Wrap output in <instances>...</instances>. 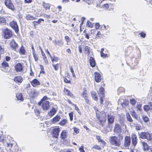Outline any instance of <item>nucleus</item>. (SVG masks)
<instances>
[{"instance_id":"obj_15","label":"nucleus","mask_w":152,"mask_h":152,"mask_svg":"<svg viewBox=\"0 0 152 152\" xmlns=\"http://www.w3.org/2000/svg\"><path fill=\"white\" fill-rule=\"evenodd\" d=\"M94 77L95 81L97 83L101 81L102 80V77L100 74L97 72L94 73Z\"/></svg>"},{"instance_id":"obj_27","label":"nucleus","mask_w":152,"mask_h":152,"mask_svg":"<svg viewBox=\"0 0 152 152\" xmlns=\"http://www.w3.org/2000/svg\"><path fill=\"white\" fill-rule=\"evenodd\" d=\"M38 95V92L35 90H33L31 93V96L33 98L37 97Z\"/></svg>"},{"instance_id":"obj_8","label":"nucleus","mask_w":152,"mask_h":152,"mask_svg":"<svg viewBox=\"0 0 152 152\" xmlns=\"http://www.w3.org/2000/svg\"><path fill=\"white\" fill-rule=\"evenodd\" d=\"M114 132L116 133L120 134L122 132V129L120 125L116 124L113 130Z\"/></svg>"},{"instance_id":"obj_54","label":"nucleus","mask_w":152,"mask_h":152,"mask_svg":"<svg viewBox=\"0 0 152 152\" xmlns=\"http://www.w3.org/2000/svg\"><path fill=\"white\" fill-rule=\"evenodd\" d=\"M128 104V102H123V103H122L121 104V105L123 107H125Z\"/></svg>"},{"instance_id":"obj_19","label":"nucleus","mask_w":152,"mask_h":152,"mask_svg":"<svg viewBox=\"0 0 152 152\" xmlns=\"http://www.w3.org/2000/svg\"><path fill=\"white\" fill-rule=\"evenodd\" d=\"M141 143L142 147V149L144 151H147L148 148V145L147 143L144 141H141Z\"/></svg>"},{"instance_id":"obj_21","label":"nucleus","mask_w":152,"mask_h":152,"mask_svg":"<svg viewBox=\"0 0 152 152\" xmlns=\"http://www.w3.org/2000/svg\"><path fill=\"white\" fill-rule=\"evenodd\" d=\"M57 111V110L53 107L48 112V115L50 117L52 116L55 114Z\"/></svg>"},{"instance_id":"obj_52","label":"nucleus","mask_w":152,"mask_h":152,"mask_svg":"<svg viewBox=\"0 0 152 152\" xmlns=\"http://www.w3.org/2000/svg\"><path fill=\"white\" fill-rule=\"evenodd\" d=\"M132 116L135 119L137 120L138 119V115H137V114L136 113H134V114H132Z\"/></svg>"},{"instance_id":"obj_22","label":"nucleus","mask_w":152,"mask_h":152,"mask_svg":"<svg viewBox=\"0 0 152 152\" xmlns=\"http://www.w3.org/2000/svg\"><path fill=\"white\" fill-rule=\"evenodd\" d=\"M104 92L105 90L104 88L102 87H101L99 88V91H98V93L99 96H102L103 97H104Z\"/></svg>"},{"instance_id":"obj_2","label":"nucleus","mask_w":152,"mask_h":152,"mask_svg":"<svg viewBox=\"0 0 152 152\" xmlns=\"http://www.w3.org/2000/svg\"><path fill=\"white\" fill-rule=\"evenodd\" d=\"M48 98L46 96H44L38 103V105H41L42 108L44 110H47L50 108L49 102L48 101L46 100Z\"/></svg>"},{"instance_id":"obj_30","label":"nucleus","mask_w":152,"mask_h":152,"mask_svg":"<svg viewBox=\"0 0 152 152\" xmlns=\"http://www.w3.org/2000/svg\"><path fill=\"white\" fill-rule=\"evenodd\" d=\"M126 117L127 119V120L130 122H133V121L129 113H126Z\"/></svg>"},{"instance_id":"obj_28","label":"nucleus","mask_w":152,"mask_h":152,"mask_svg":"<svg viewBox=\"0 0 152 152\" xmlns=\"http://www.w3.org/2000/svg\"><path fill=\"white\" fill-rule=\"evenodd\" d=\"M26 18L27 20H35L36 18L34 17L32 15H27L26 16Z\"/></svg>"},{"instance_id":"obj_56","label":"nucleus","mask_w":152,"mask_h":152,"mask_svg":"<svg viewBox=\"0 0 152 152\" xmlns=\"http://www.w3.org/2000/svg\"><path fill=\"white\" fill-rule=\"evenodd\" d=\"M139 34L140 36L141 37L143 38H144L145 37V34L143 32H141L140 33H139Z\"/></svg>"},{"instance_id":"obj_5","label":"nucleus","mask_w":152,"mask_h":152,"mask_svg":"<svg viewBox=\"0 0 152 152\" xmlns=\"http://www.w3.org/2000/svg\"><path fill=\"white\" fill-rule=\"evenodd\" d=\"M4 37L6 39L10 38L12 35L11 31L8 28H6L4 31Z\"/></svg>"},{"instance_id":"obj_61","label":"nucleus","mask_w":152,"mask_h":152,"mask_svg":"<svg viewBox=\"0 0 152 152\" xmlns=\"http://www.w3.org/2000/svg\"><path fill=\"white\" fill-rule=\"evenodd\" d=\"M99 27H100V24H99V23H96L95 25V28L96 29H99Z\"/></svg>"},{"instance_id":"obj_14","label":"nucleus","mask_w":152,"mask_h":152,"mask_svg":"<svg viewBox=\"0 0 152 152\" xmlns=\"http://www.w3.org/2000/svg\"><path fill=\"white\" fill-rule=\"evenodd\" d=\"M115 118L114 116L111 115H108L107 116L108 124V126L110 124H113L114 120Z\"/></svg>"},{"instance_id":"obj_33","label":"nucleus","mask_w":152,"mask_h":152,"mask_svg":"<svg viewBox=\"0 0 152 152\" xmlns=\"http://www.w3.org/2000/svg\"><path fill=\"white\" fill-rule=\"evenodd\" d=\"M16 97L18 100L23 101V99L22 96V95L21 93L17 94L16 95Z\"/></svg>"},{"instance_id":"obj_25","label":"nucleus","mask_w":152,"mask_h":152,"mask_svg":"<svg viewBox=\"0 0 152 152\" xmlns=\"http://www.w3.org/2000/svg\"><path fill=\"white\" fill-rule=\"evenodd\" d=\"M41 53L42 54V55L43 57V58L44 61H45V64H49V62L48 61V60L47 58L46 57L44 53L43 52L41 48Z\"/></svg>"},{"instance_id":"obj_4","label":"nucleus","mask_w":152,"mask_h":152,"mask_svg":"<svg viewBox=\"0 0 152 152\" xmlns=\"http://www.w3.org/2000/svg\"><path fill=\"white\" fill-rule=\"evenodd\" d=\"M148 132H142L139 134L140 137L142 139H146L147 140H151V137Z\"/></svg>"},{"instance_id":"obj_3","label":"nucleus","mask_w":152,"mask_h":152,"mask_svg":"<svg viewBox=\"0 0 152 152\" xmlns=\"http://www.w3.org/2000/svg\"><path fill=\"white\" fill-rule=\"evenodd\" d=\"M4 3L8 8L12 11H15V7L12 3L11 0H5Z\"/></svg>"},{"instance_id":"obj_55","label":"nucleus","mask_w":152,"mask_h":152,"mask_svg":"<svg viewBox=\"0 0 152 152\" xmlns=\"http://www.w3.org/2000/svg\"><path fill=\"white\" fill-rule=\"evenodd\" d=\"M58 60V58L57 57H54L53 58L51 59V61L53 62V61H57Z\"/></svg>"},{"instance_id":"obj_40","label":"nucleus","mask_w":152,"mask_h":152,"mask_svg":"<svg viewBox=\"0 0 152 152\" xmlns=\"http://www.w3.org/2000/svg\"><path fill=\"white\" fill-rule=\"evenodd\" d=\"M130 103L132 105H135L136 103V101L134 99H130Z\"/></svg>"},{"instance_id":"obj_47","label":"nucleus","mask_w":152,"mask_h":152,"mask_svg":"<svg viewBox=\"0 0 152 152\" xmlns=\"http://www.w3.org/2000/svg\"><path fill=\"white\" fill-rule=\"evenodd\" d=\"M69 116L71 121L73 120V113L72 112L70 113L69 114Z\"/></svg>"},{"instance_id":"obj_39","label":"nucleus","mask_w":152,"mask_h":152,"mask_svg":"<svg viewBox=\"0 0 152 152\" xmlns=\"http://www.w3.org/2000/svg\"><path fill=\"white\" fill-rule=\"evenodd\" d=\"M43 7L46 10L49 9H50V4L45 3H44Z\"/></svg>"},{"instance_id":"obj_42","label":"nucleus","mask_w":152,"mask_h":152,"mask_svg":"<svg viewBox=\"0 0 152 152\" xmlns=\"http://www.w3.org/2000/svg\"><path fill=\"white\" fill-rule=\"evenodd\" d=\"M67 121L66 120L63 119L60 122L59 124L62 126H64L66 124Z\"/></svg>"},{"instance_id":"obj_51","label":"nucleus","mask_w":152,"mask_h":152,"mask_svg":"<svg viewBox=\"0 0 152 152\" xmlns=\"http://www.w3.org/2000/svg\"><path fill=\"white\" fill-rule=\"evenodd\" d=\"M59 65L58 64H57L56 65H54L53 64V66L54 67V69L56 70H57L58 69Z\"/></svg>"},{"instance_id":"obj_13","label":"nucleus","mask_w":152,"mask_h":152,"mask_svg":"<svg viewBox=\"0 0 152 152\" xmlns=\"http://www.w3.org/2000/svg\"><path fill=\"white\" fill-rule=\"evenodd\" d=\"M84 49L86 51H87V54L88 58L91 56H93V53L91 51V49L90 47H89L87 46H85Z\"/></svg>"},{"instance_id":"obj_10","label":"nucleus","mask_w":152,"mask_h":152,"mask_svg":"<svg viewBox=\"0 0 152 152\" xmlns=\"http://www.w3.org/2000/svg\"><path fill=\"white\" fill-rule=\"evenodd\" d=\"M10 47L12 49L16 50V49L18 47V44L15 42L14 39H12L10 42Z\"/></svg>"},{"instance_id":"obj_49","label":"nucleus","mask_w":152,"mask_h":152,"mask_svg":"<svg viewBox=\"0 0 152 152\" xmlns=\"http://www.w3.org/2000/svg\"><path fill=\"white\" fill-rule=\"evenodd\" d=\"M34 111L35 113L37 115H39L40 113V111L37 109H35L34 110Z\"/></svg>"},{"instance_id":"obj_17","label":"nucleus","mask_w":152,"mask_h":152,"mask_svg":"<svg viewBox=\"0 0 152 152\" xmlns=\"http://www.w3.org/2000/svg\"><path fill=\"white\" fill-rule=\"evenodd\" d=\"M60 132V129L59 128H56L53 129V136L55 137H57L59 134V133Z\"/></svg>"},{"instance_id":"obj_34","label":"nucleus","mask_w":152,"mask_h":152,"mask_svg":"<svg viewBox=\"0 0 152 152\" xmlns=\"http://www.w3.org/2000/svg\"><path fill=\"white\" fill-rule=\"evenodd\" d=\"M1 65L2 67L5 69H6L7 67L8 68L9 66L8 63L4 61L2 63Z\"/></svg>"},{"instance_id":"obj_44","label":"nucleus","mask_w":152,"mask_h":152,"mask_svg":"<svg viewBox=\"0 0 152 152\" xmlns=\"http://www.w3.org/2000/svg\"><path fill=\"white\" fill-rule=\"evenodd\" d=\"M69 68L70 69V71L72 74L73 76L74 77H75V74L74 73V70L72 68V66H70L69 67Z\"/></svg>"},{"instance_id":"obj_26","label":"nucleus","mask_w":152,"mask_h":152,"mask_svg":"<svg viewBox=\"0 0 152 152\" xmlns=\"http://www.w3.org/2000/svg\"><path fill=\"white\" fill-rule=\"evenodd\" d=\"M61 119L60 116L57 115L52 119V122L53 123H55L58 122Z\"/></svg>"},{"instance_id":"obj_64","label":"nucleus","mask_w":152,"mask_h":152,"mask_svg":"<svg viewBox=\"0 0 152 152\" xmlns=\"http://www.w3.org/2000/svg\"><path fill=\"white\" fill-rule=\"evenodd\" d=\"M147 150L148 152H152V146H150L149 148H148Z\"/></svg>"},{"instance_id":"obj_57","label":"nucleus","mask_w":152,"mask_h":152,"mask_svg":"<svg viewBox=\"0 0 152 152\" xmlns=\"http://www.w3.org/2000/svg\"><path fill=\"white\" fill-rule=\"evenodd\" d=\"M40 69H41V71H40V73H42V72L43 73H44L45 72L44 71V67L42 65H40Z\"/></svg>"},{"instance_id":"obj_38","label":"nucleus","mask_w":152,"mask_h":152,"mask_svg":"<svg viewBox=\"0 0 152 152\" xmlns=\"http://www.w3.org/2000/svg\"><path fill=\"white\" fill-rule=\"evenodd\" d=\"M82 96H83L85 99L88 98L86 90H84V91L82 92Z\"/></svg>"},{"instance_id":"obj_9","label":"nucleus","mask_w":152,"mask_h":152,"mask_svg":"<svg viewBox=\"0 0 152 152\" xmlns=\"http://www.w3.org/2000/svg\"><path fill=\"white\" fill-rule=\"evenodd\" d=\"M131 143V138L130 137L126 136L125 137L124 145L125 147L129 146Z\"/></svg>"},{"instance_id":"obj_6","label":"nucleus","mask_w":152,"mask_h":152,"mask_svg":"<svg viewBox=\"0 0 152 152\" xmlns=\"http://www.w3.org/2000/svg\"><path fill=\"white\" fill-rule=\"evenodd\" d=\"M128 62L130 65L134 66L137 64L138 62V61L137 59L136 58L133 57L130 58L128 60Z\"/></svg>"},{"instance_id":"obj_32","label":"nucleus","mask_w":152,"mask_h":152,"mask_svg":"<svg viewBox=\"0 0 152 152\" xmlns=\"http://www.w3.org/2000/svg\"><path fill=\"white\" fill-rule=\"evenodd\" d=\"M142 116L143 120L145 122H147L149 121V118L146 116L142 115Z\"/></svg>"},{"instance_id":"obj_1","label":"nucleus","mask_w":152,"mask_h":152,"mask_svg":"<svg viewBox=\"0 0 152 152\" xmlns=\"http://www.w3.org/2000/svg\"><path fill=\"white\" fill-rule=\"evenodd\" d=\"M123 139V136L121 134L111 137L110 142L111 145L115 146H119L121 144V141Z\"/></svg>"},{"instance_id":"obj_45","label":"nucleus","mask_w":152,"mask_h":152,"mask_svg":"<svg viewBox=\"0 0 152 152\" xmlns=\"http://www.w3.org/2000/svg\"><path fill=\"white\" fill-rule=\"evenodd\" d=\"M33 55L35 61H37L38 60V58L37 55L35 53H33Z\"/></svg>"},{"instance_id":"obj_43","label":"nucleus","mask_w":152,"mask_h":152,"mask_svg":"<svg viewBox=\"0 0 152 152\" xmlns=\"http://www.w3.org/2000/svg\"><path fill=\"white\" fill-rule=\"evenodd\" d=\"M92 148L98 150H100L101 149V147L99 145H94L92 147Z\"/></svg>"},{"instance_id":"obj_53","label":"nucleus","mask_w":152,"mask_h":152,"mask_svg":"<svg viewBox=\"0 0 152 152\" xmlns=\"http://www.w3.org/2000/svg\"><path fill=\"white\" fill-rule=\"evenodd\" d=\"M101 56V57H107V54H104L103 52H100Z\"/></svg>"},{"instance_id":"obj_31","label":"nucleus","mask_w":152,"mask_h":152,"mask_svg":"<svg viewBox=\"0 0 152 152\" xmlns=\"http://www.w3.org/2000/svg\"><path fill=\"white\" fill-rule=\"evenodd\" d=\"M91 95L93 98L96 101L98 100V97L96 96V93L94 91H92L91 93Z\"/></svg>"},{"instance_id":"obj_50","label":"nucleus","mask_w":152,"mask_h":152,"mask_svg":"<svg viewBox=\"0 0 152 152\" xmlns=\"http://www.w3.org/2000/svg\"><path fill=\"white\" fill-rule=\"evenodd\" d=\"M74 130L75 132L74 133L76 135L79 133V129H78L74 128Z\"/></svg>"},{"instance_id":"obj_48","label":"nucleus","mask_w":152,"mask_h":152,"mask_svg":"<svg viewBox=\"0 0 152 152\" xmlns=\"http://www.w3.org/2000/svg\"><path fill=\"white\" fill-rule=\"evenodd\" d=\"M86 25L87 26L89 27H93L91 23L89 20L87 21Z\"/></svg>"},{"instance_id":"obj_36","label":"nucleus","mask_w":152,"mask_h":152,"mask_svg":"<svg viewBox=\"0 0 152 152\" xmlns=\"http://www.w3.org/2000/svg\"><path fill=\"white\" fill-rule=\"evenodd\" d=\"M66 132L64 131H63L61 134V138L62 139H64L66 138Z\"/></svg>"},{"instance_id":"obj_7","label":"nucleus","mask_w":152,"mask_h":152,"mask_svg":"<svg viewBox=\"0 0 152 152\" xmlns=\"http://www.w3.org/2000/svg\"><path fill=\"white\" fill-rule=\"evenodd\" d=\"M10 25L16 32L18 31V26L16 21L14 20L11 22L10 23Z\"/></svg>"},{"instance_id":"obj_58","label":"nucleus","mask_w":152,"mask_h":152,"mask_svg":"<svg viewBox=\"0 0 152 152\" xmlns=\"http://www.w3.org/2000/svg\"><path fill=\"white\" fill-rule=\"evenodd\" d=\"M83 146H82L79 148V150L80 152H85L83 149Z\"/></svg>"},{"instance_id":"obj_11","label":"nucleus","mask_w":152,"mask_h":152,"mask_svg":"<svg viewBox=\"0 0 152 152\" xmlns=\"http://www.w3.org/2000/svg\"><path fill=\"white\" fill-rule=\"evenodd\" d=\"M132 140V144L134 146H135L137 143V136L135 133H132L131 135Z\"/></svg>"},{"instance_id":"obj_41","label":"nucleus","mask_w":152,"mask_h":152,"mask_svg":"<svg viewBox=\"0 0 152 152\" xmlns=\"http://www.w3.org/2000/svg\"><path fill=\"white\" fill-rule=\"evenodd\" d=\"M125 89L122 87H120L118 88V93L122 92H124L125 91Z\"/></svg>"},{"instance_id":"obj_16","label":"nucleus","mask_w":152,"mask_h":152,"mask_svg":"<svg viewBox=\"0 0 152 152\" xmlns=\"http://www.w3.org/2000/svg\"><path fill=\"white\" fill-rule=\"evenodd\" d=\"M94 108L96 111L97 110V111H96V116L97 118H98V119L99 120V121L100 122L101 124V125L102 126H103V125L102 123V122H105L106 121V119L105 118H104L102 120L100 119L99 118V115H98L97 114V113H98L97 112H99V111H98V110H97V107H94Z\"/></svg>"},{"instance_id":"obj_46","label":"nucleus","mask_w":152,"mask_h":152,"mask_svg":"<svg viewBox=\"0 0 152 152\" xmlns=\"http://www.w3.org/2000/svg\"><path fill=\"white\" fill-rule=\"evenodd\" d=\"M64 44V43L62 42L61 40H58L57 41V45L60 47L62 46Z\"/></svg>"},{"instance_id":"obj_60","label":"nucleus","mask_w":152,"mask_h":152,"mask_svg":"<svg viewBox=\"0 0 152 152\" xmlns=\"http://www.w3.org/2000/svg\"><path fill=\"white\" fill-rule=\"evenodd\" d=\"M43 16L44 17L48 19L50 18V15H48L46 14H44L43 15Z\"/></svg>"},{"instance_id":"obj_62","label":"nucleus","mask_w":152,"mask_h":152,"mask_svg":"<svg viewBox=\"0 0 152 152\" xmlns=\"http://www.w3.org/2000/svg\"><path fill=\"white\" fill-rule=\"evenodd\" d=\"M4 48L3 47H2L1 45H0V51L1 53H3L4 51Z\"/></svg>"},{"instance_id":"obj_23","label":"nucleus","mask_w":152,"mask_h":152,"mask_svg":"<svg viewBox=\"0 0 152 152\" xmlns=\"http://www.w3.org/2000/svg\"><path fill=\"white\" fill-rule=\"evenodd\" d=\"M64 92L65 94L67 95L70 96L73 98H75V96L68 89L65 88Z\"/></svg>"},{"instance_id":"obj_20","label":"nucleus","mask_w":152,"mask_h":152,"mask_svg":"<svg viewBox=\"0 0 152 152\" xmlns=\"http://www.w3.org/2000/svg\"><path fill=\"white\" fill-rule=\"evenodd\" d=\"M14 80L16 83H21L23 81V79L21 76H17L15 77Z\"/></svg>"},{"instance_id":"obj_63","label":"nucleus","mask_w":152,"mask_h":152,"mask_svg":"<svg viewBox=\"0 0 152 152\" xmlns=\"http://www.w3.org/2000/svg\"><path fill=\"white\" fill-rule=\"evenodd\" d=\"M42 21L44 22V20L42 19H39L37 21V22L39 24Z\"/></svg>"},{"instance_id":"obj_35","label":"nucleus","mask_w":152,"mask_h":152,"mask_svg":"<svg viewBox=\"0 0 152 152\" xmlns=\"http://www.w3.org/2000/svg\"><path fill=\"white\" fill-rule=\"evenodd\" d=\"M6 19L4 18L3 17H0V25H4L6 24Z\"/></svg>"},{"instance_id":"obj_59","label":"nucleus","mask_w":152,"mask_h":152,"mask_svg":"<svg viewBox=\"0 0 152 152\" xmlns=\"http://www.w3.org/2000/svg\"><path fill=\"white\" fill-rule=\"evenodd\" d=\"M101 36V33L100 31H98L96 35V37H100Z\"/></svg>"},{"instance_id":"obj_29","label":"nucleus","mask_w":152,"mask_h":152,"mask_svg":"<svg viewBox=\"0 0 152 152\" xmlns=\"http://www.w3.org/2000/svg\"><path fill=\"white\" fill-rule=\"evenodd\" d=\"M26 53V50L24 47L22 45L21 48L20 49L19 53L22 55H24Z\"/></svg>"},{"instance_id":"obj_37","label":"nucleus","mask_w":152,"mask_h":152,"mask_svg":"<svg viewBox=\"0 0 152 152\" xmlns=\"http://www.w3.org/2000/svg\"><path fill=\"white\" fill-rule=\"evenodd\" d=\"M144 110L147 112L148 111L150 110H151V108L150 107L149 105H145L143 107Z\"/></svg>"},{"instance_id":"obj_18","label":"nucleus","mask_w":152,"mask_h":152,"mask_svg":"<svg viewBox=\"0 0 152 152\" xmlns=\"http://www.w3.org/2000/svg\"><path fill=\"white\" fill-rule=\"evenodd\" d=\"M89 58L90 63L91 66L92 67H94L96 65V63L94 58V56H91L89 57Z\"/></svg>"},{"instance_id":"obj_12","label":"nucleus","mask_w":152,"mask_h":152,"mask_svg":"<svg viewBox=\"0 0 152 152\" xmlns=\"http://www.w3.org/2000/svg\"><path fill=\"white\" fill-rule=\"evenodd\" d=\"M15 68L17 72H20L23 70V65L20 63H18L15 66Z\"/></svg>"},{"instance_id":"obj_24","label":"nucleus","mask_w":152,"mask_h":152,"mask_svg":"<svg viewBox=\"0 0 152 152\" xmlns=\"http://www.w3.org/2000/svg\"><path fill=\"white\" fill-rule=\"evenodd\" d=\"M31 83L32 86L34 87H35L40 84V83L39 81L36 79L33 80L31 82Z\"/></svg>"}]
</instances>
